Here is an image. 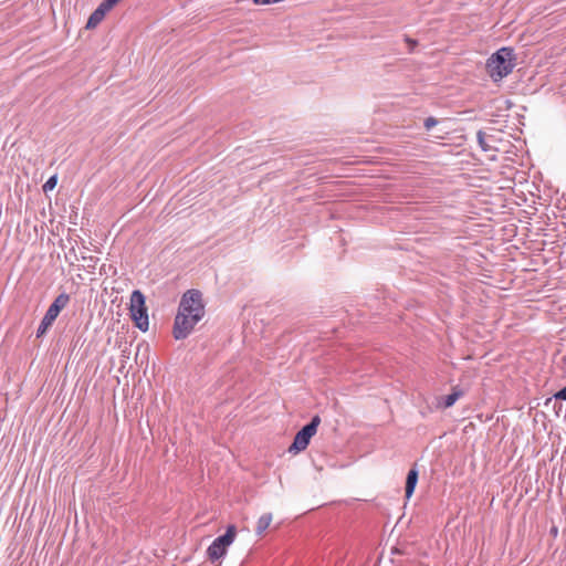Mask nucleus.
<instances>
[{"instance_id": "nucleus-12", "label": "nucleus", "mask_w": 566, "mask_h": 566, "mask_svg": "<svg viewBox=\"0 0 566 566\" xmlns=\"http://www.w3.org/2000/svg\"><path fill=\"white\" fill-rule=\"evenodd\" d=\"M476 139H478L479 146L481 147V149L483 151H489L492 149V146L486 143V136H485L484 132L479 130L476 133Z\"/></svg>"}, {"instance_id": "nucleus-1", "label": "nucleus", "mask_w": 566, "mask_h": 566, "mask_svg": "<svg viewBox=\"0 0 566 566\" xmlns=\"http://www.w3.org/2000/svg\"><path fill=\"white\" fill-rule=\"evenodd\" d=\"M514 66V53L511 48L497 50L486 61V71L495 82L507 76Z\"/></svg>"}, {"instance_id": "nucleus-10", "label": "nucleus", "mask_w": 566, "mask_h": 566, "mask_svg": "<svg viewBox=\"0 0 566 566\" xmlns=\"http://www.w3.org/2000/svg\"><path fill=\"white\" fill-rule=\"evenodd\" d=\"M464 395V391L459 387L455 386L452 388L451 394L447 395L443 399V407L450 408L452 407L458 399H460Z\"/></svg>"}, {"instance_id": "nucleus-9", "label": "nucleus", "mask_w": 566, "mask_h": 566, "mask_svg": "<svg viewBox=\"0 0 566 566\" xmlns=\"http://www.w3.org/2000/svg\"><path fill=\"white\" fill-rule=\"evenodd\" d=\"M417 482H418V471H417V469L409 470V472L407 474L406 488H405V492H406V497L407 499L411 497V495L413 494V491L416 489Z\"/></svg>"}, {"instance_id": "nucleus-8", "label": "nucleus", "mask_w": 566, "mask_h": 566, "mask_svg": "<svg viewBox=\"0 0 566 566\" xmlns=\"http://www.w3.org/2000/svg\"><path fill=\"white\" fill-rule=\"evenodd\" d=\"M108 8H106L102 2L99 6L91 13L87 23L86 29H94L96 28L105 18L106 13L108 12Z\"/></svg>"}, {"instance_id": "nucleus-14", "label": "nucleus", "mask_w": 566, "mask_h": 566, "mask_svg": "<svg viewBox=\"0 0 566 566\" xmlns=\"http://www.w3.org/2000/svg\"><path fill=\"white\" fill-rule=\"evenodd\" d=\"M438 120L434 117H428L424 119L423 126L427 130L432 129L437 125Z\"/></svg>"}, {"instance_id": "nucleus-4", "label": "nucleus", "mask_w": 566, "mask_h": 566, "mask_svg": "<svg viewBox=\"0 0 566 566\" xmlns=\"http://www.w3.org/2000/svg\"><path fill=\"white\" fill-rule=\"evenodd\" d=\"M69 302L70 295L66 293H61L54 298L36 329V337H41L45 334L48 328L53 324L60 312L69 304Z\"/></svg>"}, {"instance_id": "nucleus-2", "label": "nucleus", "mask_w": 566, "mask_h": 566, "mask_svg": "<svg viewBox=\"0 0 566 566\" xmlns=\"http://www.w3.org/2000/svg\"><path fill=\"white\" fill-rule=\"evenodd\" d=\"M206 311L201 292L195 289L186 291L179 302L177 314L203 317Z\"/></svg>"}, {"instance_id": "nucleus-6", "label": "nucleus", "mask_w": 566, "mask_h": 566, "mask_svg": "<svg viewBox=\"0 0 566 566\" xmlns=\"http://www.w3.org/2000/svg\"><path fill=\"white\" fill-rule=\"evenodd\" d=\"M319 423L321 418L318 416H314L311 421L295 434L294 441L289 451L298 453L305 450L310 444L311 438L316 433Z\"/></svg>"}, {"instance_id": "nucleus-3", "label": "nucleus", "mask_w": 566, "mask_h": 566, "mask_svg": "<svg viewBox=\"0 0 566 566\" xmlns=\"http://www.w3.org/2000/svg\"><path fill=\"white\" fill-rule=\"evenodd\" d=\"M130 315L135 325L143 332L148 329V314L145 305V295L139 291H133L130 295Z\"/></svg>"}, {"instance_id": "nucleus-13", "label": "nucleus", "mask_w": 566, "mask_h": 566, "mask_svg": "<svg viewBox=\"0 0 566 566\" xmlns=\"http://www.w3.org/2000/svg\"><path fill=\"white\" fill-rule=\"evenodd\" d=\"M56 184H57V177L51 176L43 185V191L48 192V191L53 190L55 188Z\"/></svg>"}, {"instance_id": "nucleus-5", "label": "nucleus", "mask_w": 566, "mask_h": 566, "mask_svg": "<svg viewBox=\"0 0 566 566\" xmlns=\"http://www.w3.org/2000/svg\"><path fill=\"white\" fill-rule=\"evenodd\" d=\"M237 527L229 525L223 535L218 536L208 547L207 554L211 562L218 560L227 554L228 547L233 543Z\"/></svg>"}, {"instance_id": "nucleus-15", "label": "nucleus", "mask_w": 566, "mask_h": 566, "mask_svg": "<svg viewBox=\"0 0 566 566\" xmlns=\"http://www.w3.org/2000/svg\"><path fill=\"white\" fill-rule=\"evenodd\" d=\"M554 398L556 400H566V386L564 388H562L560 390H558L555 395H554Z\"/></svg>"}, {"instance_id": "nucleus-7", "label": "nucleus", "mask_w": 566, "mask_h": 566, "mask_svg": "<svg viewBox=\"0 0 566 566\" xmlns=\"http://www.w3.org/2000/svg\"><path fill=\"white\" fill-rule=\"evenodd\" d=\"M203 317H193L185 314H177L174 322L172 335L175 339H185L193 331L195 326Z\"/></svg>"}, {"instance_id": "nucleus-16", "label": "nucleus", "mask_w": 566, "mask_h": 566, "mask_svg": "<svg viewBox=\"0 0 566 566\" xmlns=\"http://www.w3.org/2000/svg\"><path fill=\"white\" fill-rule=\"evenodd\" d=\"M407 42H408L411 46H415V45L417 44V41L411 40V39H407Z\"/></svg>"}, {"instance_id": "nucleus-11", "label": "nucleus", "mask_w": 566, "mask_h": 566, "mask_svg": "<svg viewBox=\"0 0 566 566\" xmlns=\"http://www.w3.org/2000/svg\"><path fill=\"white\" fill-rule=\"evenodd\" d=\"M271 522H272L271 513L262 514L256 522V528H255L256 534L262 535L268 530Z\"/></svg>"}]
</instances>
